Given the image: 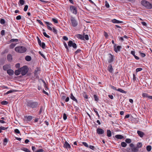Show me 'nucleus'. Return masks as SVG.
Returning a JSON list of instances; mask_svg holds the SVG:
<instances>
[{"mask_svg": "<svg viewBox=\"0 0 152 152\" xmlns=\"http://www.w3.org/2000/svg\"><path fill=\"white\" fill-rule=\"evenodd\" d=\"M19 3L21 5H23L24 4L25 1L24 0H20Z\"/></svg>", "mask_w": 152, "mask_h": 152, "instance_id": "nucleus-43", "label": "nucleus"}, {"mask_svg": "<svg viewBox=\"0 0 152 152\" xmlns=\"http://www.w3.org/2000/svg\"><path fill=\"white\" fill-rule=\"evenodd\" d=\"M43 34L44 35L45 37H47L48 38H50V36L48 35H47L46 32H43Z\"/></svg>", "mask_w": 152, "mask_h": 152, "instance_id": "nucleus-42", "label": "nucleus"}, {"mask_svg": "<svg viewBox=\"0 0 152 152\" xmlns=\"http://www.w3.org/2000/svg\"><path fill=\"white\" fill-rule=\"evenodd\" d=\"M142 146V144L141 142H138L137 145V148L139 149Z\"/></svg>", "mask_w": 152, "mask_h": 152, "instance_id": "nucleus-27", "label": "nucleus"}, {"mask_svg": "<svg viewBox=\"0 0 152 152\" xmlns=\"http://www.w3.org/2000/svg\"><path fill=\"white\" fill-rule=\"evenodd\" d=\"M8 103V102L5 101H3L1 102V104L2 105H6Z\"/></svg>", "mask_w": 152, "mask_h": 152, "instance_id": "nucleus-41", "label": "nucleus"}, {"mask_svg": "<svg viewBox=\"0 0 152 152\" xmlns=\"http://www.w3.org/2000/svg\"><path fill=\"white\" fill-rule=\"evenodd\" d=\"M110 86L111 88H112V89H113L114 90L117 91V89L116 88V87H115V86H112V85H110Z\"/></svg>", "mask_w": 152, "mask_h": 152, "instance_id": "nucleus-47", "label": "nucleus"}, {"mask_svg": "<svg viewBox=\"0 0 152 152\" xmlns=\"http://www.w3.org/2000/svg\"><path fill=\"white\" fill-rule=\"evenodd\" d=\"M7 72L9 75H12L13 74L14 72L12 70L10 69L7 70Z\"/></svg>", "mask_w": 152, "mask_h": 152, "instance_id": "nucleus-14", "label": "nucleus"}, {"mask_svg": "<svg viewBox=\"0 0 152 152\" xmlns=\"http://www.w3.org/2000/svg\"><path fill=\"white\" fill-rule=\"evenodd\" d=\"M70 98L73 101L75 102L76 103H78V101L77 99L75 98V97L74 96L72 93L70 94Z\"/></svg>", "mask_w": 152, "mask_h": 152, "instance_id": "nucleus-10", "label": "nucleus"}, {"mask_svg": "<svg viewBox=\"0 0 152 152\" xmlns=\"http://www.w3.org/2000/svg\"><path fill=\"white\" fill-rule=\"evenodd\" d=\"M45 23L47 24L48 29L50 31H52V28L50 26V25H52V24L50 23L49 22H46Z\"/></svg>", "mask_w": 152, "mask_h": 152, "instance_id": "nucleus-12", "label": "nucleus"}, {"mask_svg": "<svg viewBox=\"0 0 152 152\" xmlns=\"http://www.w3.org/2000/svg\"><path fill=\"white\" fill-rule=\"evenodd\" d=\"M16 44L15 43H12L10 45V48H13L14 47H15Z\"/></svg>", "mask_w": 152, "mask_h": 152, "instance_id": "nucleus-36", "label": "nucleus"}, {"mask_svg": "<svg viewBox=\"0 0 152 152\" xmlns=\"http://www.w3.org/2000/svg\"><path fill=\"white\" fill-rule=\"evenodd\" d=\"M37 21H38V22L42 26H44L43 24V23L40 20H37Z\"/></svg>", "mask_w": 152, "mask_h": 152, "instance_id": "nucleus-56", "label": "nucleus"}, {"mask_svg": "<svg viewBox=\"0 0 152 152\" xmlns=\"http://www.w3.org/2000/svg\"><path fill=\"white\" fill-rule=\"evenodd\" d=\"M131 54H132L134 56V58H135L136 59L138 60L139 59V57H138V56H136L135 55V52L134 51H131Z\"/></svg>", "mask_w": 152, "mask_h": 152, "instance_id": "nucleus-19", "label": "nucleus"}, {"mask_svg": "<svg viewBox=\"0 0 152 152\" xmlns=\"http://www.w3.org/2000/svg\"><path fill=\"white\" fill-rule=\"evenodd\" d=\"M0 23L1 24H4L5 23L4 20L3 19H1L0 20Z\"/></svg>", "mask_w": 152, "mask_h": 152, "instance_id": "nucleus-46", "label": "nucleus"}, {"mask_svg": "<svg viewBox=\"0 0 152 152\" xmlns=\"http://www.w3.org/2000/svg\"><path fill=\"white\" fill-rule=\"evenodd\" d=\"M131 141V140L130 139H127L125 140V142L128 143H130Z\"/></svg>", "mask_w": 152, "mask_h": 152, "instance_id": "nucleus-39", "label": "nucleus"}, {"mask_svg": "<svg viewBox=\"0 0 152 152\" xmlns=\"http://www.w3.org/2000/svg\"><path fill=\"white\" fill-rule=\"evenodd\" d=\"M105 6L107 8H109L110 6L109 4L106 1H105Z\"/></svg>", "mask_w": 152, "mask_h": 152, "instance_id": "nucleus-58", "label": "nucleus"}, {"mask_svg": "<svg viewBox=\"0 0 152 152\" xmlns=\"http://www.w3.org/2000/svg\"><path fill=\"white\" fill-rule=\"evenodd\" d=\"M84 40L85 39L86 40H88L89 39L88 36L87 34H86L84 36Z\"/></svg>", "mask_w": 152, "mask_h": 152, "instance_id": "nucleus-40", "label": "nucleus"}, {"mask_svg": "<svg viewBox=\"0 0 152 152\" xmlns=\"http://www.w3.org/2000/svg\"><path fill=\"white\" fill-rule=\"evenodd\" d=\"M32 118V117L31 116H28L27 117V120L26 121H31Z\"/></svg>", "mask_w": 152, "mask_h": 152, "instance_id": "nucleus-33", "label": "nucleus"}, {"mask_svg": "<svg viewBox=\"0 0 152 152\" xmlns=\"http://www.w3.org/2000/svg\"><path fill=\"white\" fill-rule=\"evenodd\" d=\"M10 68V66L8 65H4L3 67V69L4 70H7L8 69Z\"/></svg>", "mask_w": 152, "mask_h": 152, "instance_id": "nucleus-23", "label": "nucleus"}, {"mask_svg": "<svg viewBox=\"0 0 152 152\" xmlns=\"http://www.w3.org/2000/svg\"><path fill=\"white\" fill-rule=\"evenodd\" d=\"M151 147L150 145H148L146 147V149L148 151H151Z\"/></svg>", "mask_w": 152, "mask_h": 152, "instance_id": "nucleus-31", "label": "nucleus"}, {"mask_svg": "<svg viewBox=\"0 0 152 152\" xmlns=\"http://www.w3.org/2000/svg\"><path fill=\"white\" fill-rule=\"evenodd\" d=\"M68 45L69 47H72L74 48H76L77 47L76 44L75 43H73L71 40L69 41Z\"/></svg>", "mask_w": 152, "mask_h": 152, "instance_id": "nucleus-7", "label": "nucleus"}, {"mask_svg": "<svg viewBox=\"0 0 152 152\" xmlns=\"http://www.w3.org/2000/svg\"><path fill=\"white\" fill-rule=\"evenodd\" d=\"M31 57L30 56H26L25 58V60L27 61H30L31 60Z\"/></svg>", "mask_w": 152, "mask_h": 152, "instance_id": "nucleus-24", "label": "nucleus"}, {"mask_svg": "<svg viewBox=\"0 0 152 152\" xmlns=\"http://www.w3.org/2000/svg\"><path fill=\"white\" fill-rule=\"evenodd\" d=\"M64 145V147L67 149L71 148V146H70V145L66 141L65 142Z\"/></svg>", "mask_w": 152, "mask_h": 152, "instance_id": "nucleus-11", "label": "nucleus"}, {"mask_svg": "<svg viewBox=\"0 0 152 152\" xmlns=\"http://www.w3.org/2000/svg\"><path fill=\"white\" fill-rule=\"evenodd\" d=\"M8 141V140L7 138H5L4 140V145H6L7 144V143Z\"/></svg>", "mask_w": 152, "mask_h": 152, "instance_id": "nucleus-32", "label": "nucleus"}, {"mask_svg": "<svg viewBox=\"0 0 152 152\" xmlns=\"http://www.w3.org/2000/svg\"><path fill=\"white\" fill-rule=\"evenodd\" d=\"M64 44L65 48L68 51L69 50V49L68 48L67 44L65 42H64Z\"/></svg>", "mask_w": 152, "mask_h": 152, "instance_id": "nucleus-48", "label": "nucleus"}, {"mask_svg": "<svg viewBox=\"0 0 152 152\" xmlns=\"http://www.w3.org/2000/svg\"><path fill=\"white\" fill-rule=\"evenodd\" d=\"M108 69L109 72L111 73L113 71V68L111 65H109L108 67Z\"/></svg>", "mask_w": 152, "mask_h": 152, "instance_id": "nucleus-22", "label": "nucleus"}, {"mask_svg": "<svg viewBox=\"0 0 152 152\" xmlns=\"http://www.w3.org/2000/svg\"><path fill=\"white\" fill-rule=\"evenodd\" d=\"M15 50L17 52L20 53H23L26 50V48L23 46H18L15 48Z\"/></svg>", "mask_w": 152, "mask_h": 152, "instance_id": "nucleus-2", "label": "nucleus"}, {"mask_svg": "<svg viewBox=\"0 0 152 152\" xmlns=\"http://www.w3.org/2000/svg\"><path fill=\"white\" fill-rule=\"evenodd\" d=\"M132 151L133 152H137L138 151V149L137 147H134L132 149Z\"/></svg>", "mask_w": 152, "mask_h": 152, "instance_id": "nucleus-28", "label": "nucleus"}, {"mask_svg": "<svg viewBox=\"0 0 152 152\" xmlns=\"http://www.w3.org/2000/svg\"><path fill=\"white\" fill-rule=\"evenodd\" d=\"M45 44L44 42H42L41 43V46L42 47V48L44 49L45 48Z\"/></svg>", "mask_w": 152, "mask_h": 152, "instance_id": "nucleus-50", "label": "nucleus"}, {"mask_svg": "<svg viewBox=\"0 0 152 152\" xmlns=\"http://www.w3.org/2000/svg\"><path fill=\"white\" fill-rule=\"evenodd\" d=\"M111 21L113 23H122V21L118 20L116 19L112 20Z\"/></svg>", "mask_w": 152, "mask_h": 152, "instance_id": "nucleus-13", "label": "nucleus"}, {"mask_svg": "<svg viewBox=\"0 0 152 152\" xmlns=\"http://www.w3.org/2000/svg\"><path fill=\"white\" fill-rule=\"evenodd\" d=\"M66 98V96L64 95H63L61 97V99L62 100H65Z\"/></svg>", "mask_w": 152, "mask_h": 152, "instance_id": "nucleus-63", "label": "nucleus"}, {"mask_svg": "<svg viewBox=\"0 0 152 152\" xmlns=\"http://www.w3.org/2000/svg\"><path fill=\"white\" fill-rule=\"evenodd\" d=\"M110 58L108 60V62L109 63L112 62L113 61V56L110 54Z\"/></svg>", "mask_w": 152, "mask_h": 152, "instance_id": "nucleus-16", "label": "nucleus"}, {"mask_svg": "<svg viewBox=\"0 0 152 152\" xmlns=\"http://www.w3.org/2000/svg\"><path fill=\"white\" fill-rule=\"evenodd\" d=\"M39 53L40 54V55L41 56H42V57H43V58H45V56L40 51L39 52Z\"/></svg>", "mask_w": 152, "mask_h": 152, "instance_id": "nucleus-59", "label": "nucleus"}, {"mask_svg": "<svg viewBox=\"0 0 152 152\" xmlns=\"http://www.w3.org/2000/svg\"><path fill=\"white\" fill-rule=\"evenodd\" d=\"M82 144L83 145H84L85 146L88 147V145L87 143L85 142H82Z\"/></svg>", "mask_w": 152, "mask_h": 152, "instance_id": "nucleus-54", "label": "nucleus"}, {"mask_svg": "<svg viewBox=\"0 0 152 152\" xmlns=\"http://www.w3.org/2000/svg\"><path fill=\"white\" fill-rule=\"evenodd\" d=\"M4 34H5V30H2L1 31V34L2 36H3L4 35Z\"/></svg>", "mask_w": 152, "mask_h": 152, "instance_id": "nucleus-61", "label": "nucleus"}, {"mask_svg": "<svg viewBox=\"0 0 152 152\" xmlns=\"http://www.w3.org/2000/svg\"><path fill=\"white\" fill-rule=\"evenodd\" d=\"M21 149L23 151L26 152H30V151L26 148H22Z\"/></svg>", "mask_w": 152, "mask_h": 152, "instance_id": "nucleus-26", "label": "nucleus"}, {"mask_svg": "<svg viewBox=\"0 0 152 152\" xmlns=\"http://www.w3.org/2000/svg\"><path fill=\"white\" fill-rule=\"evenodd\" d=\"M20 70L22 75H25L28 72V68L26 66H24L20 68Z\"/></svg>", "mask_w": 152, "mask_h": 152, "instance_id": "nucleus-4", "label": "nucleus"}, {"mask_svg": "<svg viewBox=\"0 0 152 152\" xmlns=\"http://www.w3.org/2000/svg\"><path fill=\"white\" fill-rule=\"evenodd\" d=\"M115 137L118 139H122L124 137L121 135L117 134L115 135Z\"/></svg>", "mask_w": 152, "mask_h": 152, "instance_id": "nucleus-20", "label": "nucleus"}, {"mask_svg": "<svg viewBox=\"0 0 152 152\" xmlns=\"http://www.w3.org/2000/svg\"><path fill=\"white\" fill-rule=\"evenodd\" d=\"M21 73V72L20 70V68L18 70H15V73L16 75H19Z\"/></svg>", "mask_w": 152, "mask_h": 152, "instance_id": "nucleus-21", "label": "nucleus"}, {"mask_svg": "<svg viewBox=\"0 0 152 152\" xmlns=\"http://www.w3.org/2000/svg\"><path fill=\"white\" fill-rule=\"evenodd\" d=\"M117 91H119L122 93H126V92L122 90L121 88H118L117 90Z\"/></svg>", "mask_w": 152, "mask_h": 152, "instance_id": "nucleus-29", "label": "nucleus"}, {"mask_svg": "<svg viewBox=\"0 0 152 152\" xmlns=\"http://www.w3.org/2000/svg\"><path fill=\"white\" fill-rule=\"evenodd\" d=\"M107 135L108 137H110L111 136V132L110 130L107 131Z\"/></svg>", "mask_w": 152, "mask_h": 152, "instance_id": "nucleus-25", "label": "nucleus"}, {"mask_svg": "<svg viewBox=\"0 0 152 152\" xmlns=\"http://www.w3.org/2000/svg\"><path fill=\"white\" fill-rule=\"evenodd\" d=\"M139 53L140 54L141 56L142 57H144L145 56V54L144 53H142L140 52Z\"/></svg>", "mask_w": 152, "mask_h": 152, "instance_id": "nucleus-55", "label": "nucleus"}, {"mask_svg": "<svg viewBox=\"0 0 152 152\" xmlns=\"http://www.w3.org/2000/svg\"><path fill=\"white\" fill-rule=\"evenodd\" d=\"M94 97L95 101H97L98 100V97L96 95H94Z\"/></svg>", "mask_w": 152, "mask_h": 152, "instance_id": "nucleus-44", "label": "nucleus"}, {"mask_svg": "<svg viewBox=\"0 0 152 152\" xmlns=\"http://www.w3.org/2000/svg\"><path fill=\"white\" fill-rule=\"evenodd\" d=\"M28 6L27 5H26L25 6L24 9V10L25 11H27L28 8Z\"/></svg>", "mask_w": 152, "mask_h": 152, "instance_id": "nucleus-52", "label": "nucleus"}, {"mask_svg": "<svg viewBox=\"0 0 152 152\" xmlns=\"http://www.w3.org/2000/svg\"><path fill=\"white\" fill-rule=\"evenodd\" d=\"M137 133L138 135L141 137H142L145 135V134L144 132L140 131H137Z\"/></svg>", "mask_w": 152, "mask_h": 152, "instance_id": "nucleus-15", "label": "nucleus"}, {"mask_svg": "<svg viewBox=\"0 0 152 152\" xmlns=\"http://www.w3.org/2000/svg\"><path fill=\"white\" fill-rule=\"evenodd\" d=\"M44 151V150L42 149H39L37 151L35 152H43Z\"/></svg>", "mask_w": 152, "mask_h": 152, "instance_id": "nucleus-57", "label": "nucleus"}, {"mask_svg": "<svg viewBox=\"0 0 152 152\" xmlns=\"http://www.w3.org/2000/svg\"><path fill=\"white\" fill-rule=\"evenodd\" d=\"M142 96L143 97H148L149 96L147 94L145 93H143L142 94Z\"/></svg>", "mask_w": 152, "mask_h": 152, "instance_id": "nucleus-34", "label": "nucleus"}, {"mask_svg": "<svg viewBox=\"0 0 152 152\" xmlns=\"http://www.w3.org/2000/svg\"><path fill=\"white\" fill-rule=\"evenodd\" d=\"M121 145L122 147H125L127 145V144L126 142H122L121 143Z\"/></svg>", "mask_w": 152, "mask_h": 152, "instance_id": "nucleus-30", "label": "nucleus"}, {"mask_svg": "<svg viewBox=\"0 0 152 152\" xmlns=\"http://www.w3.org/2000/svg\"><path fill=\"white\" fill-rule=\"evenodd\" d=\"M116 45H115L114 46V51L116 52L117 53L118 51H119L120 49L121 48V46H118L117 47H116Z\"/></svg>", "mask_w": 152, "mask_h": 152, "instance_id": "nucleus-9", "label": "nucleus"}, {"mask_svg": "<svg viewBox=\"0 0 152 152\" xmlns=\"http://www.w3.org/2000/svg\"><path fill=\"white\" fill-rule=\"evenodd\" d=\"M15 66L17 68H19L20 67V64L19 63L17 64H16Z\"/></svg>", "mask_w": 152, "mask_h": 152, "instance_id": "nucleus-62", "label": "nucleus"}, {"mask_svg": "<svg viewBox=\"0 0 152 152\" xmlns=\"http://www.w3.org/2000/svg\"><path fill=\"white\" fill-rule=\"evenodd\" d=\"M26 105L28 107L33 109L36 108L37 107L38 103L37 102L29 101L27 102Z\"/></svg>", "mask_w": 152, "mask_h": 152, "instance_id": "nucleus-1", "label": "nucleus"}, {"mask_svg": "<svg viewBox=\"0 0 152 152\" xmlns=\"http://www.w3.org/2000/svg\"><path fill=\"white\" fill-rule=\"evenodd\" d=\"M10 42H18V40L17 39H12L10 40Z\"/></svg>", "mask_w": 152, "mask_h": 152, "instance_id": "nucleus-35", "label": "nucleus"}, {"mask_svg": "<svg viewBox=\"0 0 152 152\" xmlns=\"http://www.w3.org/2000/svg\"><path fill=\"white\" fill-rule=\"evenodd\" d=\"M93 109H94V112L96 113V115H97L98 116V117H99V113H98L96 109L94 108Z\"/></svg>", "mask_w": 152, "mask_h": 152, "instance_id": "nucleus-38", "label": "nucleus"}, {"mask_svg": "<svg viewBox=\"0 0 152 152\" xmlns=\"http://www.w3.org/2000/svg\"><path fill=\"white\" fill-rule=\"evenodd\" d=\"M70 20L71 22L72 25L73 26L75 27H76L77 25V22L74 17L72 16H71Z\"/></svg>", "mask_w": 152, "mask_h": 152, "instance_id": "nucleus-5", "label": "nucleus"}, {"mask_svg": "<svg viewBox=\"0 0 152 152\" xmlns=\"http://www.w3.org/2000/svg\"><path fill=\"white\" fill-rule=\"evenodd\" d=\"M21 16L20 15H18L16 17V19L17 20H19L21 19Z\"/></svg>", "mask_w": 152, "mask_h": 152, "instance_id": "nucleus-60", "label": "nucleus"}, {"mask_svg": "<svg viewBox=\"0 0 152 152\" xmlns=\"http://www.w3.org/2000/svg\"><path fill=\"white\" fill-rule=\"evenodd\" d=\"M7 59L9 61H11L12 60V56L10 54H8L7 56Z\"/></svg>", "mask_w": 152, "mask_h": 152, "instance_id": "nucleus-17", "label": "nucleus"}, {"mask_svg": "<svg viewBox=\"0 0 152 152\" xmlns=\"http://www.w3.org/2000/svg\"><path fill=\"white\" fill-rule=\"evenodd\" d=\"M70 10L71 12L74 14L76 15L77 12L76 8L74 6L71 5L70 6Z\"/></svg>", "mask_w": 152, "mask_h": 152, "instance_id": "nucleus-6", "label": "nucleus"}, {"mask_svg": "<svg viewBox=\"0 0 152 152\" xmlns=\"http://www.w3.org/2000/svg\"><path fill=\"white\" fill-rule=\"evenodd\" d=\"M142 70V69L141 68H138L136 69V71L137 72L141 71Z\"/></svg>", "mask_w": 152, "mask_h": 152, "instance_id": "nucleus-49", "label": "nucleus"}, {"mask_svg": "<svg viewBox=\"0 0 152 152\" xmlns=\"http://www.w3.org/2000/svg\"><path fill=\"white\" fill-rule=\"evenodd\" d=\"M14 131L16 133L18 134H20V132L19 130L18 129H15L14 130Z\"/></svg>", "mask_w": 152, "mask_h": 152, "instance_id": "nucleus-45", "label": "nucleus"}, {"mask_svg": "<svg viewBox=\"0 0 152 152\" xmlns=\"http://www.w3.org/2000/svg\"><path fill=\"white\" fill-rule=\"evenodd\" d=\"M97 133L99 134H102L104 133V130L101 128H98L96 129Z\"/></svg>", "mask_w": 152, "mask_h": 152, "instance_id": "nucleus-8", "label": "nucleus"}, {"mask_svg": "<svg viewBox=\"0 0 152 152\" xmlns=\"http://www.w3.org/2000/svg\"><path fill=\"white\" fill-rule=\"evenodd\" d=\"M142 4L148 9H151L152 7V5L148 1L145 0H142L141 1Z\"/></svg>", "mask_w": 152, "mask_h": 152, "instance_id": "nucleus-3", "label": "nucleus"}, {"mask_svg": "<svg viewBox=\"0 0 152 152\" xmlns=\"http://www.w3.org/2000/svg\"><path fill=\"white\" fill-rule=\"evenodd\" d=\"M77 37L81 40H84V36L81 34H78L76 36Z\"/></svg>", "mask_w": 152, "mask_h": 152, "instance_id": "nucleus-18", "label": "nucleus"}, {"mask_svg": "<svg viewBox=\"0 0 152 152\" xmlns=\"http://www.w3.org/2000/svg\"><path fill=\"white\" fill-rule=\"evenodd\" d=\"M52 21L55 23H58V21L56 19L53 18L52 19Z\"/></svg>", "mask_w": 152, "mask_h": 152, "instance_id": "nucleus-37", "label": "nucleus"}, {"mask_svg": "<svg viewBox=\"0 0 152 152\" xmlns=\"http://www.w3.org/2000/svg\"><path fill=\"white\" fill-rule=\"evenodd\" d=\"M67 118V116H66V114L65 113H64L63 115V119L64 120H66V119Z\"/></svg>", "mask_w": 152, "mask_h": 152, "instance_id": "nucleus-53", "label": "nucleus"}, {"mask_svg": "<svg viewBox=\"0 0 152 152\" xmlns=\"http://www.w3.org/2000/svg\"><path fill=\"white\" fill-rule=\"evenodd\" d=\"M81 51V50L80 49H78L75 52V53L77 54L78 53H80Z\"/></svg>", "mask_w": 152, "mask_h": 152, "instance_id": "nucleus-64", "label": "nucleus"}, {"mask_svg": "<svg viewBox=\"0 0 152 152\" xmlns=\"http://www.w3.org/2000/svg\"><path fill=\"white\" fill-rule=\"evenodd\" d=\"M37 39H38V44L40 46H41V41L38 37H37Z\"/></svg>", "mask_w": 152, "mask_h": 152, "instance_id": "nucleus-51", "label": "nucleus"}]
</instances>
